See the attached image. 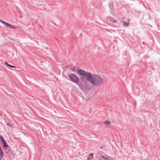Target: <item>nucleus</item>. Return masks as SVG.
I'll return each instance as SVG.
<instances>
[{
  "mask_svg": "<svg viewBox=\"0 0 160 160\" xmlns=\"http://www.w3.org/2000/svg\"><path fill=\"white\" fill-rule=\"evenodd\" d=\"M77 72L82 82H84L86 80L95 86L99 85L102 82L101 78L98 75L92 74L91 72H86L80 69H78Z\"/></svg>",
  "mask_w": 160,
  "mask_h": 160,
  "instance_id": "nucleus-1",
  "label": "nucleus"
},
{
  "mask_svg": "<svg viewBox=\"0 0 160 160\" xmlns=\"http://www.w3.org/2000/svg\"><path fill=\"white\" fill-rule=\"evenodd\" d=\"M69 77L72 82L77 84L78 83L79 79L75 75L73 74H71L69 75Z\"/></svg>",
  "mask_w": 160,
  "mask_h": 160,
  "instance_id": "nucleus-2",
  "label": "nucleus"
},
{
  "mask_svg": "<svg viewBox=\"0 0 160 160\" xmlns=\"http://www.w3.org/2000/svg\"><path fill=\"white\" fill-rule=\"evenodd\" d=\"M0 138L1 139L2 143L4 145V146L5 147H8V145L6 144V142L5 140L4 139L2 136L0 135Z\"/></svg>",
  "mask_w": 160,
  "mask_h": 160,
  "instance_id": "nucleus-4",
  "label": "nucleus"
},
{
  "mask_svg": "<svg viewBox=\"0 0 160 160\" xmlns=\"http://www.w3.org/2000/svg\"><path fill=\"white\" fill-rule=\"evenodd\" d=\"M7 125H8V126H9V127H10L11 128V126L9 124V123H7Z\"/></svg>",
  "mask_w": 160,
  "mask_h": 160,
  "instance_id": "nucleus-11",
  "label": "nucleus"
},
{
  "mask_svg": "<svg viewBox=\"0 0 160 160\" xmlns=\"http://www.w3.org/2000/svg\"><path fill=\"white\" fill-rule=\"evenodd\" d=\"M8 66L11 68H16V67L15 66H12V65H10L9 64H8Z\"/></svg>",
  "mask_w": 160,
  "mask_h": 160,
  "instance_id": "nucleus-10",
  "label": "nucleus"
},
{
  "mask_svg": "<svg viewBox=\"0 0 160 160\" xmlns=\"http://www.w3.org/2000/svg\"><path fill=\"white\" fill-rule=\"evenodd\" d=\"M123 25L126 27H127L128 26L129 23H127L125 22H124L123 24Z\"/></svg>",
  "mask_w": 160,
  "mask_h": 160,
  "instance_id": "nucleus-9",
  "label": "nucleus"
},
{
  "mask_svg": "<svg viewBox=\"0 0 160 160\" xmlns=\"http://www.w3.org/2000/svg\"><path fill=\"white\" fill-rule=\"evenodd\" d=\"M1 22L2 23H3L4 25L6 27H10L11 28L13 29H15L16 28L14 26L11 25L7 22H5L2 21Z\"/></svg>",
  "mask_w": 160,
  "mask_h": 160,
  "instance_id": "nucleus-3",
  "label": "nucleus"
},
{
  "mask_svg": "<svg viewBox=\"0 0 160 160\" xmlns=\"http://www.w3.org/2000/svg\"><path fill=\"white\" fill-rule=\"evenodd\" d=\"M102 158L104 160H110L111 158L110 157L107 155H105L104 156H101Z\"/></svg>",
  "mask_w": 160,
  "mask_h": 160,
  "instance_id": "nucleus-5",
  "label": "nucleus"
},
{
  "mask_svg": "<svg viewBox=\"0 0 160 160\" xmlns=\"http://www.w3.org/2000/svg\"><path fill=\"white\" fill-rule=\"evenodd\" d=\"M5 63L8 66V64L6 62H5Z\"/></svg>",
  "mask_w": 160,
  "mask_h": 160,
  "instance_id": "nucleus-12",
  "label": "nucleus"
},
{
  "mask_svg": "<svg viewBox=\"0 0 160 160\" xmlns=\"http://www.w3.org/2000/svg\"><path fill=\"white\" fill-rule=\"evenodd\" d=\"M93 154L90 153L87 158V160L91 159L93 157Z\"/></svg>",
  "mask_w": 160,
  "mask_h": 160,
  "instance_id": "nucleus-8",
  "label": "nucleus"
},
{
  "mask_svg": "<svg viewBox=\"0 0 160 160\" xmlns=\"http://www.w3.org/2000/svg\"><path fill=\"white\" fill-rule=\"evenodd\" d=\"M0 157L1 159H2V158L3 157V152L2 149H0Z\"/></svg>",
  "mask_w": 160,
  "mask_h": 160,
  "instance_id": "nucleus-7",
  "label": "nucleus"
},
{
  "mask_svg": "<svg viewBox=\"0 0 160 160\" xmlns=\"http://www.w3.org/2000/svg\"><path fill=\"white\" fill-rule=\"evenodd\" d=\"M103 123L105 126H108L111 124V122L108 121H105Z\"/></svg>",
  "mask_w": 160,
  "mask_h": 160,
  "instance_id": "nucleus-6",
  "label": "nucleus"
}]
</instances>
